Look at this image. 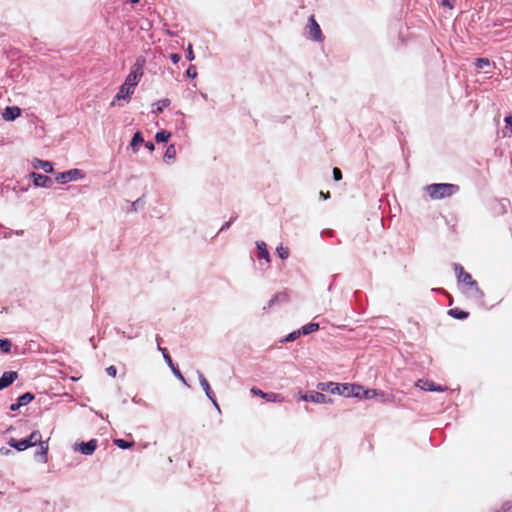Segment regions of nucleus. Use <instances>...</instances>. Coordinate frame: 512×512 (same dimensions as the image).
Listing matches in <instances>:
<instances>
[{
    "mask_svg": "<svg viewBox=\"0 0 512 512\" xmlns=\"http://www.w3.org/2000/svg\"><path fill=\"white\" fill-rule=\"evenodd\" d=\"M454 270L457 275L458 282L466 286L467 292H469L475 299H483L484 293L479 288L478 283L472 278L471 274L466 272L460 264H455Z\"/></svg>",
    "mask_w": 512,
    "mask_h": 512,
    "instance_id": "nucleus-1",
    "label": "nucleus"
},
{
    "mask_svg": "<svg viewBox=\"0 0 512 512\" xmlns=\"http://www.w3.org/2000/svg\"><path fill=\"white\" fill-rule=\"evenodd\" d=\"M425 190L432 200H440L457 193L459 187L455 184L435 183L428 185Z\"/></svg>",
    "mask_w": 512,
    "mask_h": 512,
    "instance_id": "nucleus-2",
    "label": "nucleus"
},
{
    "mask_svg": "<svg viewBox=\"0 0 512 512\" xmlns=\"http://www.w3.org/2000/svg\"><path fill=\"white\" fill-rule=\"evenodd\" d=\"M144 65L145 59L143 57H138L135 63L132 65L129 74L124 81L130 88L135 89V87L138 85L144 73Z\"/></svg>",
    "mask_w": 512,
    "mask_h": 512,
    "instance_id": "nucleus-3",
    "label": "nucleus"
},
{
    "mask_svg": "<svg viewBox=\"0 0 512 512\" xmlns=\"http://www.w3.org/2000/svg\"><path fill=\"white\" fill-rule=\"evenodd\" d=\"M306 29L308 30L309 38L313 41L322 42L324 40L321 28L314 15L309 17Z\"/></svg>",
    "mask_w": 512,
    "mask_h": 512,
    "instance_id": "nucleus-4",
    "label": "nucleus"
},
{
    "mask_svg": "<svg viewBox=\"0 0 512 512\" xmlns=\"http://www.w3.org/2000/svg\"><path fill=\"white\" fill-rule=\"evenodd\" d=\"M82 177H83V174H82L81 170H79V169H71V170H69L67 172L60 173L56 177V181L58 183L64 184V183H67V182L72 181V180L80 179Z\"/></svg>",
    "mask_w": 512,
    "mask_h": 512,
    "instance_id": "nucleus-5",
    "label": "nucleus"
},
{
    "mask_svg": "<svg viewBox=\"0 0 512 512\" xmlns=\"http://www.w3.org/2000/svg\"><path fill=\"white\" fill-rule=\"evenodd\" d=\"M29 443L32 446H35L36 444H39L40 446V454L42 456H46L48 452V444L47 442H44L41 440V434L39 431H33L30 436L27 438Z\"/></svg>",
    "mask_w": 512,
    "mask_h": 512,
    "instance_id": "nucleus-6",
    "label": "nucleus"
},
{
    "mask_svg": "<svg viewBox=\"0 0 512 512\" xmlns=\"http://www.w3.org/2000/svg\"><path fill=\"white\" fill-rule=\"evenodd\" d=\"M301 399L304 401H311L314 403H331L330 398H328L323 393L317 391H312L309 394L302 395Z\"/></svg>",
    "mask_w": 512,
    "mask_h": 512,
    "instance_id": "nucleus-7",
    "label": "nucleus"
},
{
    "mask_svg": "<svg viewBox=\"0 0 512 512\" xmlns=\"http://www.w3.org/2000/svg\"><path fill=\"white\" fill-rule=\"evenodd\" d=\"M30 177L33 179L35 186L39 187H50L53 183L52 179L48 176L32 172Z\"/></svg>",
    "mask_w": 512,
    "mask_h": 512,
    "instance_id": "nucleus-8",
    "label": "nucleus"
},
{
    "mask_svg": "<svg viewBox=\"0 0 512 512\" xmlns=\"http://www.w3.org/2000/svg\"><path fill=\"white\" fill-rule=\"evenodd\" d=\"M134 93V89L133 88H130L128 85H126V83L124 82L120 88H119V91L117 92L114 100L112 101L111 105H114L115 103V100H129L130 99V96Z\"/></svg>",
    "mask_w": 512,
    "mask_h": 512,
    "instance_id": "nucleus-9",
    "label": "nucleus"
},
{
    "mask_svg": "<svg viewBox=\"0 0 512 512\" xmlns=\"http://www.w3.org/2000/svg\"><path fill=\"white\" fill-rule=\"evenodd\" d=\"M416 385L425 391L443 392L446 390V388H444L440 385H436L434 382L429 381V380L420 379V380H418Z\"/></svg>",
    "mask_w": 512,
    "mask_h": 512,
    "instance_id": "nucleus-10",
    "label": "nucleus"
},
{
    "mask_svg": "<svg viewBox=\"0 0 512 512\" xmlns=\"http://www.w3.org/2000/svg\"><path fill=\"white\" fill-rule=\"evenodd\" d=\"M354 389L363 390V388L358 385L342 384L339 385V391H337V394L359 397V392H354Z\"/></svg>",
    "mask_w": 512,
    "mask_h": 512,
    "instance_id": "nucleus-11",
    "label": "nucleus"
},
{
    "mask_svg": "<svg viewBox=\"0 0 512 512\" xmlns=\"http://www.w3.org/2000/svg\"><path fill=\"white\" fill-rule=\"evenodd\" d=\"M17 378L18 374L15 371L4 372L0 378V390L10 386Z\"/></svg>",
    "mask_w": 512,
    "mask_h": 512,
    "instance_id": "nucleus-12",
    "label": "nucleus"
},
{
    "mask_svg": "<svg viewBox=\"0 0 512 512\" xmlns=\"http://www.w3.org/2000/svg\"><path fill=\"white\" fill-rule=\"evenodd\" d=\"M97 448V440L91 439L88 442H82L79 444L78 450L84 455H91Z\"/></svg>",
    "mask_w": 512,
    "mask_h": 512,
    "instance_id": "nucleus-13",
    "label": "nucleus"
},
{
    "mask_svg": "<svg viewBox=\"0 0 512 512\" xmlns=\"http://www.w3.org/2000/svg\"><path fill=\"white\" fill-rule=\"evenodd\" d=\"M252 393L259 395L260 397L266 399L267 401L276 402V401H283V397L280 394L277 393H265L257 388H252Z\"/></svg>",
    "mask_w": 512,
    "mask_h": 512,
    "instance_id": "nucleus-14",
    "label": "nucleus"
},
{
    "mask_svg": "<svg viewBox=\"0 0 512 512\" xmlns=\"http://www.w3.org/2000/svg\"><path fill=\"white\" fill-rule=\"evenodd\" d=\"M199 382L207 397L216 405L215 394L212 391L209 382L202 373H199Z\"/></svg>",
    "mask_w": 512,
    "mask_h": 512,
    "instance_id": "nucleus-15",
    "label": "nucleus"
},
{
    "mask_svg": "<svg viewBox=\"0 0 512 512\" xmlns=\"http://www.w3.org/2000/svg\"><path fill=\"white\" fill-rule=\"evenodd\" d=\"M8 444H9V446L15 448L18 451H24V450L28 449L29 447H31V444L29 443L27 438L26 439H21V440H17L15 438H11L8 441Z\"/></svg>",
    "mask_w": 512,
    "mask_h": 512,
    "instance_id": "nucleus-16",
    "label": "nucleus"
},
{
    "mask_svg": "<svg viewBox=\"0 0 512 512\" xmlns=\"http://www.w3.org/2000/svg\"><path fill=\"white\" fill-rule=\"evenodd\" d=\"M32 166L35 169H42L46 173H52L53 172V165L49 161H44L40 159H34L32 162Z\"/></svg>",
    "mask_w": 512,
    "mask_h": 512,
    "instance_id": "nucleus-17",
    "label": "nucleus"
},
{
    "mask_svg": "<svg viewBox=\"0 0 512 512\" xmlns=\"http://www.w3.org/2000/svg\"><path fill=\"white\" fill-rule=\"evenodd\" d=\"M257 249H258V258H263L266 260L267 263L270 262V255L267 250V245L263 241H257L256 242Z\"/></svg>",
    "mask_w": 512,
    "mask_h": 512,
    "instance_id": "nucleus-18",
    "label": "nucleus"
},
{
    "mask_svg": "<svg viewBox=\"0 0 512 512\" xmlns=\"http://www.w3.org/2000/svg\"><path fill=\"white\" fill-rule=\"evenodd\" d=\"M317 388L321 391H327L332 394H336L339 391V384L333 382L319 383Z\"/></svg>",
    "mask_w": 512,
    "mask_h": 512,
    "instance_id": "nucleus-19",
    "label": "nucleus"
},
{
    "mask_svg": "<svg viewBox=\"0 0 512 512\" xmlns=\"http://www.w3.org/2000/svg\"><path fill=\"white\" fill-rule=\"evenodd\" d=\"M21 113V110L18 107H7L3 117L6 120H14Z\"/></svg>",
    "mask_w": 512,
    "mask_h": 512,
    "instance_id": "nucleus-20",
    "label": "nucleus"
},
{
    "mask_svg": "<svg viewBox=\"0 0 512 512\" xmlns=\"http://www.w3.org/2000/svg\"><path fill=\"white\" fill-rule=\"evenodd\" d=\"M505 121V127L502 130V136L504 138L511 137L512 136V115H508L504 119Z\"/></svg>",
    "mask_w": 512,
    "mask_h": 512,
    "instance_id": "nucleus-21",
    "label": "nucleus"
},
{
    "mask_svg": "<svg viewBox=\"0 0 512 512\" xmlns=\"http://www.w3.org/2000/svg\"><path fill=\"white\" fill-rule=\"evenodd\" d=\"M163 158L166 163H171L176 158V148L173 144L167 147Z\"/></svg>",
    "mask_w": 512,
    "mask_h": 512,
    "instance_id": "nucleus-22",
    "label": "nucleus"
},
{
    "mask_svg": "<svg viewBox=\"0 0 512 512\" xmlns=\"http://www.w3.org/2000/svg\"><path fill=\"white\" fill-rule=\"evenodd\" d=\"M448 314L456 319H466L469 316V313L466 311H463L459 308H453L448 311Z\"/></svg>",
    "mask_w": 512,
    "mask_h": 512,
    "instance_id": "nucleus-23",
    "label": "nucleus"
},
{
    "mask_svg": "<svg viewBox=\"0 0 512 512\" xmlns=\"http://www.w3.org/2000/svg\"><path fill=\"white\" fill-rule=\"evenodd\" d=\"M158 350L161 351L162 355H163V358L164 360L166 361L167 365L170 367V368H173L174 363L172 361V358L171 356L169 355L168 351L166 348H162L161 345H160V342H158Z\"/></svg>",
    "mask_w": 512,
    "mask_h": 512,
    "instance_id": "nucleus-24",
    "label": "nucleus"
},
{
    "mask_svg": "<svg viewBox=\"0 0 512 512\" xmlns=\"http://www.w3.org/2000/svg\"><path fill=\"white\" fill-rule=\"evenodd\" d=\"M143 142H144V138H143L141 132H136L132 138L131 147L133 148L134 151H136L137 146L142 144Z\"/></svg>",
    "mask_w": 512,
    "mask_h": 512,
    "instance_id": "nucleus-25",
    "label": "nucleus"
},
{
    "mask_svg": "<svg viewBox=\"0 0 512 512\" xmlns=\"http://www.w3.org/2000/svg\"><path fill=\"white\" fill-rule=\"evenodd\" d=\"M318 329H319L318 323H308L302 327L301 333H303L304 335H307V334L317 331Z\"/></svg>",
    "mask_w": 512,
    "mask_h": 512,
    "instance_id": "nucleus-26",
    "label": "nucleus"
},
{
    "mask_svg": "<svg viewBox=\"0 0 512 512\" xmlns=\"http://www.w3.org/2000/svg\"><path fill=\"white\" fill-rule=\"evenodd\" d=\"M34 399V395L30 392H26L18 398V402L21 406L29 404Z\"/></svg>",
    "mask_w": 512,
    "mask_h": 512,
    "instance_id": "nucleus-27",
    "label": "nucleus"
},
{
    "mask_svg": "<svg viewBox=\"0 0 512 512\" xmlns=\"http://www.w3.org/2000/svg\"><path fill=\"white\" fill-rule=\"evenodd\" d=\"M156 105V110L155 112L157 114L161 113L165 108H167L169 105H170V100L169 99H161L159 100L158 102L155 103Z\"/></svg>",
    "mask_w": 512,
    "mask_h": 512,
    "instance_id": "nucleus-28",
    "label": "nucleus"
},
{
    "mask_svg": "<svg viewBox=\"0 0 512 512\" xmlns=\"http://www.w3.org/2000/svg\"><path fill=\"white\" fill-rule=\"evenodd\" d=\"M113 443L121 449H128L134 445V442H127L124 439H114Z\"/></svg>",
    "mask_w": 512,
    "mask_h": 512,
    "instance_id": "nucleus-29",
    "label": "nucleus"
},
{
    "mask_svg": "<svg viewBox=\"0 0 512 512\" xmlns=\"http://www.w3.org/2000/svg\"><path fill=\"white\" fill-rule=\"evenodd\" d=\"M474 65L478 69H484L485 67L490 66V60L488 58H477Z\"/></svg>",
    "mask_w": 512,
    "mask_h": 512,
    "instance_id": "nucleus-30",
    "label": "nucleus"
},
{
    "mask_svg": "<svg viewBox=\"0 0 512 512\" xmlns=\"http://www.w3.org/2000/svg\"><path fill=\"white\" fill-rule=\"evenodd\" d=\"M12 347V343L9 339H0V350L3 353H9Z\"/></svg>",
    "mask_w": 512,
    "mask_h": 512,
    "instance_id": "nucleus-31",
    "label": "nucleus"
},
{
    "mask_svg": "<svg viewBox=\"0 0 512 512\" xmlns=\"http://www.w3.org/2000/svg\"><path fill=\"white\" fill-rule=\"evenodd\" d=\"M171 133L167 131H160L156 134L155 139L157 142H166L170 138Z\"/></svg>",
    "mask_w": 512,
    "mask_h": 512,
    "instance_id": "nucleus-32",
    "label": "nucleus"
},
{
    "mask_svg": "<svg viewBox=\"0 0 512 512\" xmlns=\"http://www.w3.org/2000/svg\"><path fill=\"white\" fill-rule=\"evenodd\" d=\"M379 395V393L377 392V390L375 389H367V390H364L363 393H362V396L366 399H371V398H374L375 396ZM381 396H384L383 393H380Z\"/></svg>",
    "mask_w": 512,
    "mask_h": 512,
    "instance_id": "nucleus-33",
    "label": "nucleus"
},
{
    "mask_svg": "<svg viewBox=\"0 0 512 512\" xmlns=\"http://www.w3.org/2000/svg\"><path fill=\"white\" fill-rule=\"evenodd\" d=\"M276 251L281 259H286L289 256V249L287 247L279 246Z\"/></svg>",
    "mask_w": 512,
    "mask_h": 512,
    "instance_id": "nucleus-34",
    "label": "nucleus"
},
{
    "mask_svg": "<svg viewBox=\"0 0 512 512\" xmlns=\"http://www.w3.org/2000/svg\"><path fill=\"white\" fill-rule=\"evenodd\" d=\"M186 75L189 77V78H195L197 76V71H196V67L194 65H190L187 70H186Z\"/></svg>",
    "mask_w": 512,
    "mask_h": 512,
    "instance_id": "nucleus-35",
    "label": "nucleus"
},
{
    "mask_svg": "<svg viewBox=\"0 0 512 512\" xmlns=\"http://www.w3.org/2000/svg\"><path fill=\"white\" fill-rule=\"evenodd\" d=\"M300 334H301V331H299V330H298V331H293L292 333H290V334L285 338V340H284V341H286V342L294 341V340H296V339L300 336Z\"/></svg>",
    "mask_w": 512,
    "mask_h": 512,
    "instance_id": "nucleus-36",
    "label": "nucleus"
},
{
    "mask_svg": "<svg viewBox=\"0 0 512 512\" xmlns=\"http://www.w3.org/2000/svg\"><path fill=\"white\" fill-rule=\"evenodd\" d=\"M173 372V374L179 379L181 380L182 382L185 383V378L184 376L182 375V373L180 372L179 368L177 366H173V368H170Z\"/></svg>",
    "mask_w": 512,
    "mask_h": 512,
    "instance_id": "nucleus-37",
    "label": "nucleus"
},
{
    "mask_svg": "<svg viewBox=\"0 0 512 512\" xmlns=\"http://www.w3.org/2000/svg\"><path fill=\"white\" fill-rule=\"evenodd\" d=\"M333 178L335 181H340L342 179V172L337 167L333 169Z\"/></svg>",
    "mask_w": 512,
    "mask_h": 512,
    "instance_id": "nucleus-38",
    "label": "nucleus"
},
{
    "mask_svg": "<svg viewBox=\"0 0 512 512\" xmlns=\"http://www.w3.org/2000/svg\"><path fill=\"white\" fill-rule=\"evenodd\" d=\"M186 58L189 60V61H192L194 60L195 56H194V52H193V49H192V45L189 44L188 48H187V51H186Z\"/></svg>",
    "mask_w": 512,
    "mask_h": 512,
    "instance_id": "nucleus-39",
    "label": "nucleus"
},
{
    "mask_svg": "<svg viewBox=\"0 0 512 512\" xmlns=\"http://www.w3.org/2000/svg\"><path fill=\"white\" fill-rule=\"evenodd\" d=\"M106 372L109 376L111 377H116V374H117V369L115 366L111 365L109 367L106 368Z\"/></svg>",
    "mask_w": 512,
    "mask_h": 512,
    "instance_id": "nucleus-40",
    "label": "nucleus"
},
{
    "mask_svg": "<svg viewBox=\"0 0 512 512\" xmlns=\"http://www.w3.org/2000/svg\"><path fill=\"white\" fill-rule=\"evenodd\" d=\"M498 512H512V501L506 502Z\"/></svg>",
    "mask_w": 512,
    "mask_h": 512,
    "instance_id": "nucleus-41",
    "label": "nucleus"
},
{
    "mask_svg": "<svg viewBox=\"0 0 512 512\" xmlns=\"http://www.w3.org/2000/svg\"><path fill=\"white\" fill-rule=\"evenodd\" d=\"M170 59L174 64H177L180 61L181 57L178 53H172L170 54Z\"/></svg>",
    "mask_w": 512,
    "mask_h": 512,
    "instance_id": "nucleus-42",
    "label": "nucleus"
},
{
    "mask_svg": "<svg viewBox=\"0 0 512 512\" xmlns=\"http://www.w3.org/2000/svg\"><path fill=\"white\" fill-rule=\"evenodd\" d=\"M20 407H22V406H21V405L19 404V402L17 401V403H13V404H11V405H10V410H11V411H16V410H18Z\"/></svg>",
    "mask_w": 512,
    "mask_h": 512,
    "instance_id": "nucleus-43",
    "label": "nucleus"
},
{
    "mask_svg": "<svg viewBox=\"0 0 512 512\" xmlns=\"http://www.w3.org/2000/svg\"><path fill=\"white\" fill-rule=\"evenodd\" d=\"M145 146L147 149H149L150 151H153L154 150V144L150 141L146 142L145 143Z\"/></svg>",
    "mask_w": 512,
    "mask_h": 512,
    "instance_id": "nucleus-44",
    "label": "nucleus"
},
{
    "mask_svg": "<svg viewBox=\"0 0 512 512\" xmlns=\"http://www.w3.org/2000/svg\"><path fill=\"white\" fill-rule=\"evenodd\" d=\"M320 197L323 199H329L330 198V192L324 193L323 191L320 192Z\"/></svg>",
    "mask_w": 512,
    "mask_h": 512,
    "instance_id": "nucleus-45",
    "label": "nucleus"
},
{
    "mask_svg": "<svg viewBox=\"0 0 512 512\" xmlns=\"http://www.w3.org/2000/svg\"><path fill=\"white\" fill-rule=\"evenodd\" d=\"M442 5L443 6H447L449 8H452V4L450 3L449 0H442Z\"/></svg>",
    "mask_w": 512,
    "mask_h": 512,
    "instance_id": "nucleus-46",
    "label": "nucleus"
},
{
    "mask_svg": "<svg viewBox=\"0 0 512 512\" xmlns=\"http://www.w3.org/2000/svg\"><path fill=\"white\" fill-rule=\"evenodd\" d=\"M0 453H1L2 455H8V454L10 453V450H8V449H4V448H1V449H0Z\"/></svg>",
    "mask_w": 512,
    "mask_h": 512,
    "instance_id": "nucleus-47",
    "label": "nucleus"
},
{
    "mask_svg": "<svg viewBox=\"0 0 512 512\" xmlns=\"http://www.w3.org/2000/svg\"><path fill=\"white\" fill-rule=\"evenodd\" d=\"M361 391H362V390L354 389V392H359V397H360V396H362Z\"/></svg>",
    "mask_w": 512,
    "mask_h": 512,
    "instance_id": "nucleus-48",
    "label": "nucleus"
}]
</instances>
